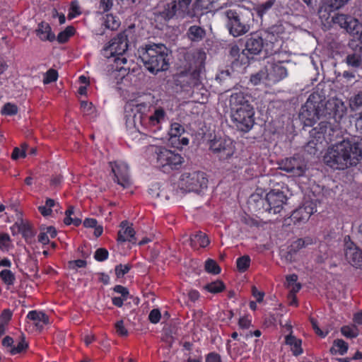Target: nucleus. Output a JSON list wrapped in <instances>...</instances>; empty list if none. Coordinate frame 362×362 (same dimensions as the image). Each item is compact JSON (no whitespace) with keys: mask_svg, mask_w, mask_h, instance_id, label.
I'll use <instances>...</instances> for the list:
<instances>
[{"mask_svg":"<svg viewBox=\"0 0 362 362\" xmlns=\"http://www.w3.org/2000/svg\"><path fill=\"white\" fill-rule=\"evenodd\" d=\"M346 110L341 100L332 98L325 103L319 93H313L301 107L299 118L307 127H312L317 120H320L310 133L315 139H323L329 143L334 140L339 123Z\"/></svg>","mask_w":362,"mask_h":362,"instance_id":"1","label":"nucleus"},{"mask_svg":"<svg viewBox=\"0 0 362 362\" xmlns=\"http://www.w3.org/2000/svg\"><path fill=\"white\" fill-rule=\"evenodd\" d=\"M362 160V138L343 140L329 148L324 156L327 165L336 170H344L356 165Z\"/></svg>","mask_w":362,"mask_h":362,"instance_id":"2","label":"nucleus"},{"mask_svg":"<svg viewBox=\"0 0 362 362\" xmlns=\"http://www.w3.org/2000/svg\"><path fill=\"white\" fill-rule=\"evenodd\" d=\"M126 112H132L134 117L139 114V122L141 127L149 132H156L161 129V124L165 121L166 112L161 107L150 109V106L145 103H139L132 100L124 106Z\"/></svg>","mask_w":362,"mask_h":362,"instance_id":"3","label":"nucleus"},{"mask_svg":"<svg viewBox=\"0 0 362 362\" xmlns=\"http://www.w3.org/2000/svg\"><path fill=\"white\" fill-rule=\"evenodd\" d=\"M140 57L146 69L151 73H157L168 69V49L163 44L146 45L141 52Z\"/></svg>","mask_w":362,"mask_h":362,"instance_id":"4","label":"nucleus"},{"mask_svg":"<svg viewBox=\"0 0 362 362\" xmlns=\"http://www.w3.org/2000/svg\"><path fill=\"white\" fill-rule=\"evenodd\" d=\"M226 17V27L233 37L241 36L250 29V23L253 20V13L250 9L244 6L229 8L224 12Z\"/></svg>","mask_w":362,"mask_h":362,"instance_id":"5","label":"nucleus"},{"mask_svg":"<svg viewBox=\"0 0 362 362\" xmlns=\"http://www.w3.org/2000/svg\"><path fill=\"white\" fill-rule=\"evenodd\" d=\"M155 153L157 167L165 173L180 170L185 163L180 153L165 147H156Z\"/></svg>","mask_w":362,"mask_h":362,"instance_id":"6","label":"nucleus"},{"mask_svg":"<svg viewBox=\"0 0 362 362\" xmlns=\"http://www.w3.org/2000/svg\"><path fill=\"white\" fill-rule=\"evenodd\" d=\"M208 179L203 172L193 171L183 173L179 180L180 188L186 192H199L202 189L206 188Z\"/></svg>","mask_w":362,"mask_h":362,"instance_id":"7","label":"nucleus"},{"mask_svg":"<svg viewBox=\"0 0 362 362\" xmlns=\"http://www.w3.org/2000/svg\"><path fill=\"white\" fill-rule=\"evenodd\" d=\"M230 114L232 121L238 129L247 132L253 127L255 123L254 108L248 109L246 106V109L231 110Z\"/></svg>","mask_w":362,"mask_h":362,"instance_id":"8","label":"nucleus"},{"mask_svg":"<svg viewBox=\"0 0 362 362\" xmlns=\"http://www.w3.org/2000/svg\"><path fill=\"white\" fill-rule=\"evenodd\" d=\"M127 37V31L119 33L104 47V54L107 57L122 56L128 48Z\"/></svg>","mask_w":362,"mask_h":362,"instance_id":"9","label":"nucleus"},{"mask_svg":"<svg viewBox=\"0 0 362 362\" xmlns=\"http://www.w3.org/2000/svg\"><path fill=\"white\" fill-rule=\"evenodd\" d=\"M282 64L283 62L276 61L274 58L269 60L264 68L266 70L265 80L269 83H276L286 78L288 75V71Z\"/></svg>","mask_w":362,"mask_h":362,"instance_id":"10","label":"nucleus"},{"mask_svg":"<svg viewBox=\"0 0 362 362\" xmlns=\"http://www.w3.org/2000/svg\"><path fill=\"white\" fill-rule=\"evenodd\" d=\"M287 197L284 192L279 189H272L266 195V211L269 213L278 214L286 204Z\"/></svg>","mask_w":362,"mask_h":362,"instance_id":"11","label":"nucleus"},{"mask_svg":"<svg viewBox=\"0 0 362 362\" xmlns=\"http://www.w3.org/2000/svg\"><path fill=\"white\" fill-rule=\"evenodd\" d=\"M332 22L352 35H358L361 27L358 19L346 14L337 13L332 17Z\"/></svg>","mask_w":362,"mask_h":362,"instance_id":"12","label":"nucleus"},{"mask_svg":"<svg viewBox=\"0 0 362 362\" xmlns=\"http://www.w3.org/2000/svg\"><path fill=\"white\" fill-rule=\"evenodd\" d=\"M281 168L295 176H300L305 172V164L300 156H294L283 160L281 163Z\"/></svg>","mask_w":362,"mask_h":362,"instance_id":"13","label":"nucleus"},{"mask_svg":"<svg viewBox=\"0 0 362 362\" xmlns=\"http://www.w3.org/2000/svg\"><path fill=\"white\" fill-rule=\"evenodd\" d=\"M210 149L218 154L221 159L230 158L233 153L232 141L230 139L219 138L211 141Z\"/></svg>","mask_w":362,"mask_h":362,"instance_id":"14","label":"nucleus"},{"mask_svg":"<svg viewBox=\"0 0 362 362\" xmlns=\"http://www.w3.org/2000/svg\"><path fill=\"white\" fill-rule=\"evenodd\" d=\"M344 255L346 259L355 267L362 269V250L353 242L346 241L344 245Z\"/></svg>","mask_w":362,"mask_h":362,"instance_id":"15","label":"nucleus"},{"mask_svg":"<svg viewBox=\"0 0 362 362\" xmlns=\"http://www.w3.org/2000/svg\"><path fill=\"white\" fill-rule=\"evenodd\" d=\"M114 174V180L124 188L130 185L129 177V168L124 163L115 162L110 163Z\"/></svg>","mask_w":362,"mask_h":362,"instance_id":"16","label":"nucleus"},{"mask_svg":"<svg viewBox=\"0 0 362 362\" xmlns=\"http://www.w3.org/2000/svg\"><path fill=\"white\" fill-rule=\"evenodd\" d=\"M317 211L316 205L311 201L305 202L302 206L293 211L291 219L295 223L307 221L310 216Z\"/></svg>","mask_w":362,"mask_h":362,"instance_id":"17","label":"nucleus"},{"mask_svg":"<svg viewBox=\"0 0 362 362\" xmlns=\"http://www.w3.org/2000/svg\"><path fill=\"white\" fill-rule=\"evenodd\" d=\"M264 41L261 36L257 33L250 34L245 42V51L248 59L253 58L255 55L259 54L262 50Z\"/></svg>","mask_w":362,"mask_h":362,"instance_id":"18","label":"nucleus"},{"mask_svg":"<svg viewBox=\"0 0 362 362\" xmlns=\"http://www.w3.org/2000/svg\"><path fill=\"white\" fill-rule=\"evenodd\" d=\"M136 232L132 227V224L127 221H123L119 224V229L117 232V240L119 243L129 242L135 243Z\"/></svg>","mask_w":362,"mask_h":362,"instance_id":"19","label":"nucleus"},{"mask_svg":"<svg viewBox=\"0 0 362 362\" xmlns=\"http://www.w3.org/2000/svg\"><path fill=\"white\" fill-rule=\"evenodd\" d=\"M286 329L289 332V334L285 337V344L290 346L293 355L296 356L300 355L303 352L302 340L292 334L293 331L291 325H286Z\"/></svg>","mask_w":362,"mask_h":362,"instance_id":"20","label":"nucleus"},{"mask_svg":"<svg viewBox=\"0 0 362 362\" xmlns=\"http://www.w3.org/2000/svg\"><path fill=\"white\" fill-rule=\"evenodd\" d=\"M35 34L39 39L43 42H53L56 39L55 35L52 31L50 25L44 21L38 24L35 30Z\"/></svg>","mask_w":362,"mask_h":362,"instance_id":"21","label":"nucleus"},{"mask_svg":"<svg viewBox=\"0 0 362 362\" xmlns=\"http://www.w3.org/2000/svg\"><path fill=\"white\" fill-rule=\"evenodd\" d=\"M210 243L207 235L202 231L196 232L190 236V245L194 249L205 247Z\"/></svg>","mask_w":362,"mask_h":362,"instance_id":"22","label":"nucleus"},{"mask_svg":"<svg viewBox=\"0 0 362 362\" xmlns=\"http://www.w3.org/2000/svg\"><path fill=\"white\" fill-rule=\"evenodd\" d=\"M188 39L193 42H199L206 37V30L201 26L192 25L187 31Z\"/></svg>","mask_w":362,"mask_h":362,"instance_id":"23","label":"nucleus"},{"mask_svg":"<svg viewBox=\"0 0 362 362\" xmlns=\"http://www.w3.org/2000/svg\"><path fill=\"white\" fill-rule=\"evenodd\" d=\"M27 317L29 320L33 321L35 326L39 328H42L44 325L49 323L48 316L45 313L40 311H30L27 315Z\"/></svg>","mask_w":362,"mask_h":362,"instance_id":"24","label":"nucleus"},{"mask_svg":"<svg viewBox=\"0 0 362 362\" xmlns=\"http://www.w3.org/2000/svg\"><path fill=\"white\" fill-rule=\"evenodd\" d=\"M191 58L193 59V62H189V65L197 66L204 63L206 59V53L202 49H197L185 54L186 60H189Z\"/></svg>","mask_w":362,"mask_h":362,"instance_id":"25","label":"nucleus"},{"mask_svg":"<svg viewBox=\"0 0 362 362\" xmlns=\"http://www.w3.org/2000/svg\"><path fill=\"white\" fill-rule=\"evenodd\" d=\"M247 98H250L249 95H246L242 91H238L233 93L229 99V106L231 110L241 109L240 105Z\"/></svg>","mask_w":362,"mask_h":362,"instance_id":"26","label":"nucleus"},{"mask_svg":"<svg viewBox=\"0 0 362 362\" xmlns=\"http://www.w3.org/2000/svg\"><path fill=\"white\" fill-rule=\"evenodd\" d=\"M214 0H196L193 4V11L195 14H202L204 11L215 8Z\"/></svg>","mask_w":362,"mask_h":362,"instance_id":"27","label":"nucleus"},{"mask_svg":"<svg viewBox=\"0 0 362 362\" xmlns=\"http://www.w3.org/2000/svg\"><path fill=\"white\" fill-rule=\"evenodd\" d=\"M120 21L112 14H107L102 18V26L110 30H116L120 26Z\"/></svg>","mask_w":362,"mask_h":362,"instance_id":"28","label":"nucleus"},{"mask_svg":"<svg viewBox=\"0 0 362 362\" xmlns=\"http://www.w3.org/2000/svg\"><path fill=\"white\" fill-rule=\"evenodd\" d=\"M247 52L245 49L240 52V48L236 45H232L230 47L229 54L235 61L239 62L242 64H245L248 62V58L246 57Z\"/></svg>","mask_w":362,"mask_h":362,"instance_id":"29","label":"nucleus"},{"mask_svg":"<svg viewBox=\"0 0 362 362\" xmlns=\"http://www.w3.org/2000/svg\"><path fill=\"white\" fill-rule=\"evenodd\" d=\"M312 243L313 240L310 238H306L305 239L299 238L291 243L289 247V252L296 253L300 249Z\"/></svg>","mask_w":362,"mask_h":362,"instance_id":"30","label":"nucleus"},{"mask_svg":"<svg viewBox=\"0 0 362 362\" xmlns=\"http://www.w3.org/2000/svg\"><path fill=\"white\" fill-rule=\"evenodd\" d=\"M177 10V6L176 2L172 1L165 5L163 11L161 12V16L165 20H170L175 16Z\"/></svg>","mask_w":362,"mask_h":362,"instance_id":"31","label":"nucleus"},{"mask_svg":"<svg viewBox=\"0 0 362 362\" xmlns=\"http://www.w3.org/2000/svg\"><path fill=\"white\" fill-rule=\"evenodd\" d=\"M348 344L343 339H336L334 341L333 346L330 349L332 354H339L344 355L347 352Z\"/></svg>","mask_w":362,"mask_h":362,"instance_id":"32","label":"nucleus"},{"mask_svg":"<svg viewBox=\"0 0 362 362\" xmlns=\"http://www.w3.org/2000/svg\"><path fill=\"white\" fill-rule=\"evenodd\" d=\"M225 288L223 282L219 280L209 283L204 286V290L214 294L222 292Z\"/></svg>","mask_w":362,"mask_h":362,"instance_id":"33","label":"nucleus"},{"mask_svg":"<svg viewBox=\"0 0 362 362\" xmlns=\"http://www.w3.org/2000/svg\"><path fill=\"white\" fill-rule=\"evenodd\" d=\"M74 208L72 206H69L65 211L66 217L64 219V223L66 225L73 224L75 226H78L81 223V220L78 218H72L71 215L74 214Z\"/></svg>","mask_w":362,"mask_h":362,"instance_id":"34","label":"nucleus"},{"mask_svg":"<svg viewBox=\"0 0 362 362\" xmlns=\"http://www.w3.org/2000/svg\"><path fill=\"white\" fill-rule=\"evenodd\" d=\"M0 279L8 286H13L16 281L14 274L9 269H4L1 272Z\"/></svg>","mask_w":362,"mask_h":362,"instance_id":"35","label":"nucleus"},{"mask_svg":"<svg viewBox=\"0 0 362 362\" xmlns=\"http://www.w3.org/2000/svg\"><path fill=\"white\" fill-rule=\"evenodd\" d=\"M341 334L347 338H356L358 334L359 330L355 325L343 326L341 328Z\"/></svg>","mask_w":362,"mask_h":362,"instance_id":"36","label":"nucleus"},{"mask_svg":"<svg viewBox=\"0 0 362 362\" xmlns=\"http://www.w3.org/2000/svg\"><path fill=\"white\" fill-rule=\"evenodd\" d=\"M74 33L75 28L73 26H68L64 30L58 34L57 40L59 43H65Z\"/></svg>","mask_w":362,"mask_h":362,"instance_id":"37","label":"nucleus"},{"mask_svg":"<svg viewBox=\"0 0 362 362\" xmlns=\"http://www.w3.org/2000/svg\"><path fill=\"white\" fill-rule=\"evenodd\" d=\"M251 259L248 255H243L237 259V269L240 272H245L250 267Z\"/></svg>","mask_w":362,"mask_h":362,"instance_id":"38","label":"nucleus"},{"mask_svg":"<svg viewBox=\"0 0 362 362\" xmlns=\"http://www.w3.org/2000/svg\"><path fill=\"white\" fill-rule=\"evenodd\" d=\"M274 1L275 0H267L264 3L257 5L255 10L257 15L262 17L273 6Z\"/></svg>","mask_w":362,"mask_h":362,"instance_id":"39","label":"nucleus"},{"mask_svg":"<svg viewBox=\"0 0 362 362\" xmlns=\"http://www.w3.org/2000/svg\"><path fill=\"white\" fill-rule=\"evenodd\" d=\"M28 347V343L25 341L24 337H21L16 344L13 345L10 349L12 355H16L25 351Z\"/></svg>","mask_w":362,"mask_h":362,"instance_id":"40","label":"nucleus"},{"mask_svg":"<svg viewBox=\"0 0 362 362\" xmlns=\"http://www.w3.org/2000/svg\"><path fill=\"white\" fill-rule=\"evenodd\" d=\"M350 107L354 111L362 110V92H359L357 95L350 99Z\"/></svg>","mask_w":362,"mask_h":362,"instance_id":"41","label":"nucleus"},{"mask_svg":"<svg viewBox=\"0 0 362 362\" xmlns=\"http://www.w3.org/2000/svg\"><path fill=\"white\" fill-rule=\"evenodd\" d=\"M346 62L348 64V65L355 68H358L361 66L362 64V59L361 55L356 53L349 54L346 57Z\"/></svg>","mask_w":362,"mask_h":362,"instance_id":"42","label":"nucleus"},{"mask_svg":"<svg viewBox=\"0 0 362 362\" xmlns=\"http://www.w3.org/2000/svg\"><path fill=\"white\" fill-rule=\"evenodd\" d=\"M205 269L207 272L213 274H218L221 272V268L216 262L211 259H208L205 262Z\"/></svg>","mask_w":362,"mask_h":362,"instance_id":"43","label":"nucleus"},{"mask_svg":"<svg viewBox=\"0 0 362 362\" xmlns=\"http://www.w3.org/2000/svg\"><path fill=\"white\" fill-rule=\"evenodd\" d=\"M18 112L17 105L11 103H6L1 110V113L4 115H15Z\"/></svg>","mask_w":362,"mask_h":362,"instance_id":"44","label":"nucleus"},{"mask_svg":"<svg viewBox=\"0 0 362 362\" xmlns=\"http://www.w3.org/2000/svg\"><path fill=\"white\" fill-rule=\"evenodd\" d=\"M58 73L57 70L54 69H49L43 78V83L45 84H48L52 82H54L57 80Z\"/></svg>","mask_w":362,"mask_h":362,"instance_id":"45","label":"nucleus"},{"mask_svg":"<svg viewBox=\"0 0 362 362\" xmlns=\"http://www.w3.org/2000/svg\"><path fill=\"white\" fill-rule=\"evenodd\" d=\"M131 268H132V266L129 264L123 265L122 264H119L117 265L115 269V274H116L117 277H118V278L122 277L124 274H127L129 272Z\"/></svg>","mask_w":362,"mask_h":362,"instance_id":"46","label":"nucleus"},{"mask_svg":"<svg viewBox=\"0 0 362 362\" xmlns=\"http://www.w3.org/2000/svg\"><path fill=\"white\" fill-rule=\"evenodd\" d=\"M184 128L179 123L175 122L171 124L170 136L173 137L180 136L184 132Z\"/></svg>","mask_w":362,"mask_h":362,"instance_id":"47","label":"nucleus"},{"mask_svg":"<svg viewBox=\"0 0 362 362\" xmlns=\"http://www.w3.org/2000/svg\"><path fill=\"white\" fill-rule=\"evenodd\" d=\"M25 145H22L21 148H19L18 147L14 148L11 154V158L13 160H17L20 158H25L26 156L25 149Z\"/></svg>","mask_w":362,"mask_h":362,"instance_id":"48","label":"nucleus"},{"mask_svg":"<svg viewBox=\"0 0 362 362\" xmlns=\"http://www.w3.org/2000/svg\"><path fill=\"white\" fill-rule=\"evenodd\" d=\"M81 108L85 115H92L95 112V107L90 102L81 101Z\"/></svg>","mask_w":362,"mask_h":362,"instance_id":"49","label":"nucleus"},{"mask_svg":"<svg viewBox=\"0 0 362 362\" xmlns=\"http://www.w3.org/2000/svg\"><path fill=\"white\" fill-rule=\"evenodd\" d=\"M108 251L105 248H98L94 255V257L99 262L105 261L108 257Z\"/></svg>","mask_w":362,"mask_h":362,"instance_id":"50","label":"nucleus"},{"mask_svg":"<svg viewBox=\"0 0 362 362\" xmlns=\"http://www.w3.org/2000/svg\"><path fill=\"white\" fill-rule=\"evenodd\" d=\"M11 243V238L8 234L2 233L0 234V249L8 250Z\"/></svg>","mask_w":362,"mask_h":362,"instance_id":"51","label":"nucleus"},{"mask_svg":"<svg viewBox=\"0 0 362 362\" xmlns=\"http://www.w3.org/2000/svg\"><path fill=\"white\" fill-rule=\"evenodd\" d=\"M115 331L118 335H119L121 337H124V336L127 335L128 332L124 325L123 320L117 321L115 323Z\"/></svg>","mask_w":362,"mask_h":362,"instance_id":"52","label":"nucleus"},{"mask_svg":"<svg viewBox=\"0 0 362 362\" xmlns=\"http://www.w3.org/2000/svg\"><path fill=\"white\" fill-rule=\"evenodd\" d=\"M265 76H266V70L264 71H260L259 72L251 76L250 81L252 84L257 85L258 83H259L261 82V81L265 79Z\"/></svg>","mask_w":362,"mask_h":362,"instance_id":"53","label":"nucleus"},{"mask_svg":"<svg viewBox=\"0 0 362 362\" xmlns=\"http://www.w3.org/2000/svg\"><path fill=\"white\" fill-rule=\"evenodd\" d=\"M349 0H327L328 6L334 10L344 6Z\"/></svg>","mask_w":362,"mask_h":362,"instance_id":"54","label":"nucleus"},{"mask_svg":"<svg viewBox=\"0 0 362 362\" xmlns=\"http://www.w3.org/2000/svg\"><path fill=\"white\" fill-rule=\"evenodd\" d=\"M161 317L160 312L158 309H153L148 315V320L151 323H158Z\"/></svg>","mask_w":362,"mask_h":362,"instance_id":"55","label":"nucleus"},{"mask_svg":"<svg viewBox=\"0 0 362 362\" xmlns=\"http://www.w3.org/2000/svg\"><path fill=\"white\" fill-rule=\"evenodd\" d=\"M12 317V312L9 309H4L0 315V322L8 325Z\"/></svg>","mask_w":362,"mask_h":362,"instance_id":"56","label":"nucleus"},{"mask_svg":"<svg viewBox=\"0 0 362 362\" xmlns=\"http://www.w3.org/2000/svg\"><path fill=\"white\" fill-rule=\"evenodd\" d=\"M81 14L80 8L78 4L75 2H72L71 4L70 10L68 14L69 19L75 18L76 16Z\"/></svg>","mask_w":362,"mask_h":362,"instance_id":"57","label":"nucleus"},{"mask_svg":"<svg viewBox=\"0 0 362 362\" xmlns=\"http://www.w3.org/2000/svg\"><path fill=\"white\" fill-rule=\"evenodd\" d=\"M113 290L116 293L121 294L122 298H124L125 299L128 298L129 293L126 287L121 285H117L114 287Z\"/></svg>","mask_w":362,"mask_h":362,"instance_id":"58","label":"nucleus"},{"mask_svg":"<svg viewBox=\"0 0 362 362\" xmlns=\"http://www.w3.org/2000/svg\"><path fill=\"white\" fill-rule=\"evenodd\" d=\"M113 5V0H100V8L104 12L108 11L111 9Z\"/></svg>","mask_w":362,"mask_h":362,"instance_id":"59","label":"nucleus"},{"mask_svg":"<svg viewBox=\"0 0 362 362\" xmlns=\"http://www.w3.org/2000/svg\"><path fill=\"white\" fill-rule=\"evenodd\" d=\"M252 294L258 303H261L263 300L264 293L258 291L255 286L252 287Z\"/></svg>","mask_w":362,"mask_h":362,"instance_id":"60","label":"nucleus"},{"mask_svg":"<svg viewBox=\"0 0 362 362\" xmlns=\"http://www.w3.org/2000/svg\"><path fill=\"white\" fill-rule=\"evenodd\" d=\"M206 362H221V356L215 352H211L206 356Z\"/></svg>","mask_w":362,"mask_h":362,"instance_id":"61","label":"nucleus"},{"mask_svg":"<svg viewBox=\"0 0 362 362\" xmlns=\"http://www.w3.org/2000/svg\"><path fill=\"white\" fill-rule=\"evenodd\" d=\"M38 242L43 245H47L49 243V235L44 230H41L37 236Z\"/></svg>","mask_w":362,"mask_h":362,"instance_id":"62","label":"nucleus"},{"mask_svg":"<svg viewBox=\"0 0 362 362\" xmlns=\"http://www.w3.org/2000/svg\"><path fill=\"white\" fill-rule=\"evenodd\" d=\"M98 221L95 218H86L83 221V226L86 228H95Z\"/></svg>","mask_w":362,"mask_h":362,"instance_id":"63","label":"nucleus"},{"mask_svg":"<svg viewBox=\"0 0 362 362\" xmlns=\"http://www.w3.org/2000/svg\"><path fill=\"white\" fill-rule=\"evenodd\" d=\"M353 321L356 325H362V311L354 314Z\"/></svg>","mask_w":362,"mask_h":362,"instance_id":"64","label":"nucleus"}]
</instances>
